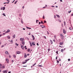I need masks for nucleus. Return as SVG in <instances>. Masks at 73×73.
<instances>
[{
  "instance_id": "0e129e2a",
  "label": "nucleus",
  "mask_w": 73,
  "mask_h": 73,
  "mask_svg": "<svg viewBox=\"0 0 73 73\" xmlns=\"http://www.w3.org/2000/svg\"><path fill=\"white\" fill-rule=\"evenodd\" d=\"M29 54H27V56H29Z\"/></svg>"
},
{
  "instance_id": "a878e982",
  "label": "nucleus",
  "mask_w": 73,
  "mask_h": 73,
  "mask_svg": "<svg viewBox=\"0 0 73 73\" xmlns=\"http://www.w3.org/2000/svg\"><path fill=\"white\" fill-rule=\"evenodd\" d=\"M17 1H16L15 2V4H16Z\"/></svg>"
},
{
  "instance_id": "ddd939ff",
  "label": "nucleus",
  "mask_w": 73,
  "mask_h": 73,
  "mask_svg": "<svg viewBox=\"0 0 73 73\" xmlns=\"http://www.w3.org/2000/svg\"><path fill=\"white\" fill-rule=\"evenodd\" d=\"M41 27H42V28H45V26H44V25H42Z\"/></svg>"
},
{
  "instance_id": "473e14b6",
  "label": "nucleus",
  "mask_w": 73,
  "mask_h": 73,
  "mask_svg": "<svg viewBox=\"0 0 73 73\" xmlns=\"http://www.w3.org/2000/svg\"><path fill=\"white\" fill-rule=\"evenodd\" d=\"M1 66H2V65H0V69H1Z\"/></svg>"
},
{
  "instance_id": "3c124183",
  "label": "nucleus",
  "mask_w": 73,
  "mask_h": 73,
  "mask_svg": "<svg viewBox=\"0 0 73 73\" xmlns=\"http://www.w3.org/2000/svg\"><path fill=\"white\" fill-rule=\"evenodd\" d=\"M26 28H27V29H29V27H26Z\"/></svg>"
},
{
  "instance_id": "69168bd1",
  "label": "nucleus",
  "mask_w": 73,
  "mask_h": 73,
  "mask_svg": "<svg viewBox=\"0 0 73 73\" xmlns=\"http://www.w3.org/2000/svg\"><path fill=\"white\" fill-rule=\"evenodd\" d=\"M52 7H54V6H52Z\"/></svg>"
},
{
  "instance_id": "6ab92c4d",
  "label": "nucleus",
  "mask_w": 73,
  "mask_h": 73,
  "mask_svg": "<svg viewBox=\"0 0 73 73\" xmlns=\"http://www.w3.org/2000/svg\"><path fill=\"white\" fill-rule=\"evenodd\" d=\"M2 68H3V69H4V68H5V66H3L1 68V69H2Z\"/></svg>"
},
{
  "instance_id": "20e7f679",
  "label": "nucleus",
  "mask_w": 73,
  "mask_h": 73,
  "mask_svg": "<svg viewBox=\"0 0 73 73\" xmlns=\"http://www.w3.org/2000/svg\"><path fill=\"white\" fill-rule=\"evenodd\" d=\"M17 54H20L21 52L20 51H17L16 52Z\"/></svg>"
},
{
  "instance_id": "4d7b16f0",
  "label": "nucleus",
  "mask_w": 73,
  "mask_h": 73,
  "mask_svg": "<svg viewBox=\"0 0 73 73\" xmlns=\"http://www.w3.org/2000/svg\"><path fill=\"white\" fill-rule=\"evenodd\" d=\"M14 62V61H13V60H12V61H11V62Z\"/></svg>"
},
{
  "instance_id": "f704fd0d",
  "label": "nucleus",
  "mask_w": 73,
  "mask_h": 73,
  "mask_svg": "<svg viewBox=\"0 0 73 73\" xmlns=\"http://www.w3.org/2000/svg\"><path fill=\"white\" fill-rule=\"evenodd\" d=\"M41 24H44V23H43L42 21H41Z\"/></svg>"
},
{
  "instance_id": "393cba45",
  "label": "nucleus",
  "mask_w": 73,
  "mask_h": 73,
  "mask_svg": "<svg viewBox=\"0 0 73 73\" xmlns=\"http://www.w3.org/2000/svg\"><path fill=\"white\" fill-rule=\"evenodd\" d=\"M5 7H3V10H5Z\"/></svg>"
},
{
  "instance_id": "2f4dec72",
  "label": "nucleus",
  "mask_w": 73,
  "mask_h": 73,
  "mask_svg": "<svg viewBox=\"0 0 73 73\" xmlns=\"http://www.w3.org/2000/svg\"><path fill=\"white\" fill-rule=\"evenodd\" d=\"M48 52H49V51L50 50V48H48Z\"/></svg>"
},
{
  "instance_id": "c85d7f7f",
  "label": "nucleus",
  "mask_w": 73,
  "mask_h": 73,
  "mask_svg": "<svg viewBox=\"0 0 73 73\" xmlns=\"http://www.w3.org/2000/svg\"><path fill=\"white\" fill-rule=\"evenodd\" d=\"M15 44H16V45H17V46H18L19 45V44H17V43H15Z\"/></svg>"
},
{
  "instance_id": "f8f14e48",
  "label": "nucleus",
  "mask_w": 73,
  "mask_h": 73,
  "mask_svg": "<svg viewBox=\"0 0 73 73\" xmlns=\"http://www.w3.org/2000/svg\"><path fill=\"white\" fill-rule=\"evenodd\" d=\"M21 48L22 49L24 50V46L22 45L21 46Z\"/></svg>"
},
{
  "instance_id": "aec40b11",
  "label": "nucleus",
  "mask_w": 73,
  "mask_h": 73,
  "mask_svg": "<svg viewBox=\"0 0 73 73\" xmlns=\"http://www.w3.org/2000/svg\"><path fill=\"white\" fill-rule=\"evenodd\" d=\"M60 36H61V37H62L64 36L63 35H62L61 34H60Z\"/></svg>"
},
{
  "instance_id": "a18cd8bd",
  "label": "nucleus",
  "mask_w": 73,
  "mask_h": 73,
  "mask_svg": "<svg viewBox=\"0 0 73 73\" xmlns=\"http://www.w3.org/2000/svg\"><path fill=\"white\" fill-rule=\"evenodd\" d=\"M44 38H45V39H46V37L44 36Z\"/></svg>"
},
{
  "instance_id": "09e8293b",
  "label": "nucleus",
  "mask_w": 73,
  "mask_h": 73,
  "mask_svg": "<svg viewBox=\"0 0 73 73\" xmlns=\"http://www.w3.org/2000/svg\"><path fill=\"white\" fill-rule=\"evenodd\" d=\"M4 45H2L1 46L2 48H3V47H4Z\"/></svg>"
},
{
  "instance_id": "0eeeda50",
  "label": "nucleus",
  "mask_w": 73,
  "mask_h": 73,
  "mask_svg": "<svg viewBox=\"0 0 73 73\" xmlns=\"http://www.w3.org/2000/svg\"><path fill=\"white\" fill-rule=\"evenodd\" d=\"M32 37L33 38V40H35V37L34 36H33V35H32Z\"/></svg>"
},
{
  "instance_id": "4468645a",
  "label": "nucleus",
  "mask_w": 73,
  "mask_h": 73,
  "mask_svg": "<svg viewBox=\"0 0 73 73\" xmlns=\"http://www.w3.org/2000/svg\"><path fill=\"white\" fill-rule=\"evenodd\" d=\"M22 44L23 45H24V44H25V42H22Z\"/></svg>"
},
{
  "instance_id": "39448f33",
  "label": "nucleus",
  "mask_w": 73,
  "mask_h": 73,
  "mask_svg": "<svg viewBox=\"0 0 73 73\" xmlns=\"http://www.w3.org/2000/svg\"><path fill=\"white\" fill-rule=\"evenodd\" d=\"M63 33H64V34H65V33H66V31H65V30L64 29H63Z\"/></svg>"
},
{
  "instance_id": "052dcab7",
  "label": "nucleus",
  "mask_w": 73,
  "mask_h": 73,
  "mask_svg": "<svg viewBox=\"0 0 73 73\" xmlns=\"http://www.w3.org/2000/svg\"><path fill=\"white\" fill-rule=\"evenodd\" d=\"M2 36V35H0V37H1Z\"/></svg>"
},
{
  "instance_id": "e2e57ef3",
  "label": "nucleus",
  "mask_w": 73,
  "mask_h": 73,
  "mask_svg": "<svg viewBox=\"0 0 73 73\" xmlns=\"http://www.w3.org/2000/svg\"><path fill=\"white\" fill-rule=\"evenodd\" d=\"M54 17L55 18H56V15H54Z\"/></svg>"
},
{
  "instance_id": "a211bd4d",
  "label": "nucleus",
  "mask_w": 73,
  "mask_h": 73,
  "mask_svg": "<svg viewBox=\"0 0 73 73\" xmlns=\"http://www.w3.org/2000/svg\"><path fill=\"white\" fill-rule=\"evenodd\" d=\"M61 39H62V40H64V37L63 36H62V37H61Z\"/></svg>"
},
{
  "instance_id": "7c9ffc66",
  "label": "nucleus",
  "mask_w": 73,
  "mask_h": 73,
  "mask_svg": "<svg viewBox=\"0 0 73 73\" xmlns=\"http://www.w3.org/2000/svg\"><path fill=\"white\" fill-rule=\"evenodd\" d=\"M36 64V63H35L33 65V66H35Z\"/></svg>"
},
{
  "instance_id": "c756f323",
  "label": "nucleus",
  "mask_w": 73,
  "mask_h": 73,
  "mask_svg": "<svg viewBox=\"0 0 73 73\" xmlns=\"http://www.w3.org/2000/svg\"><path fill=\"white\" fill-rule=\"evenodd\" d=\"M24 40V38H23L22 39V41H23Z\"/></svg>"
},
{
  "instance_id": "774afa93",
  "label": "nucleus",
  "mask_w": 73,
  "mask_h": 73,
  "mask_svg": "<svg viewBox=\"0 0 73 73\" xmlns=\"http://www.w3.org/2000/svg\"><path fill=\"white\" fill-rule=\"evenodd\" d=\"M8 73H11V72H8Z\"/></svg>"
},
{
  "instance_id": "7ed1b4c3",
  "label": "nucleus",
  "mask_w": 73,
  "mask_h": 73,
  "mask_svg": "<svg viewBox=\"0 0 73 73\" xmlns=\"http://www.w3.org/2000/svg\"><path fill=\"white\" fill-rule=\"evenodd\" d=\"M7 70H3L2 71L3 73H7Z\"/></svg>"
},
{
  "instance_id": "79ce46f5",
  "label": "nucleus",
  "mask_w": 73,
  "mask_h": 73,
  "mask_svg": "<svg viewBox=\"0 0 73 73\" xmlns=\"http://www.w3.org/2000/svg\"><path fill=\"white\" fill-rule=\"evenodd\" d=\"M70 12H71V11H68V13H70Z\"/></svg>"
},
{
  "instance_id": "6e6552de",
  "label": "nucleus",
  "mask_w": 73,
  "mask_h": 73,
  "mask_svg": "<svg viewBox=\"0 0 73 73\" xmlns=\"http://www.w3.org/2000/svg\"><path fill=\"white\" fill-rule=\"evenodd\" d=\"M24 54H25V56H24L25 58H26V57H27V55L26 53H25Z\"/></svg>"
},
{
  "instance_id": "72a5a7b5",
  "label": "nucleus",
  "mask_w": 73,
  "mask_h": 73,
  "mask_svg": "<svg viewBox=\"0 0 73 73\" xmlns=\"http://www.w3.org/2000/svg\"><path fill=\"white\" fill-rule=\"evenodd\" d=\"M46 23V21H44V23Z\"/></svg>"
},
{
  "instance_id": "680f3d73",
  "label": "nucleus",
  "mask_w": 73,
  "mask_h": 73,
  "mask_svg": "<svg viewBox=\"0 0 73 73\" xmlns=\"http://www.w3.org/2000/svg\"><path fill=\"white\" fill-rule=\"evenodd\" d=\"M53 41L55 42V40L54 39Z\"/></svg>"
},
{
  "instance_id": "1a4fd4ad",
  "label": "nucleus",
  "mask_w": 73,
  "mask_h": 73,
  "mask_svg": "<svg viewBox=\"0 0 73 73\" xmlns=\"http://www.w3.org/2000/svg\"><path fill=\"white\" fill-rule=\"evenodd\" d=\"M5 54H9L8 53V52L7 51L5 52Z\"/></svg>"
},
{
  "instance_id": "a19ab883",
  "label": "nucleus",
  "mask_w": 73,
  "mask_h": 73,
  "mask_svg": "<svg viewBox=\"0 0 73 73\" xmlns=\"http://www.w3.org/2000/svg\"><path fill=\"white\" fill-rule=\"evenodd\" d=\"M64 25H65V24L66 23H65V21H64Z\"/></svg>"
},
{
  "instance_id": "f03ea898",
  "label": "nucleus",
  "mask_w": 73,
  "mask_h": 73,
  "mask_svg": "<svg viewBox=\"0 0 73 73\" xmlns=\"http://www.w3.org/2000/svg\"><path fill=\"white\" fill-rule=\"evenodd\" d=\"M32 43H31V42H30V46H32L33 45V42H32Z\"/></svg>"
},
{
  "instance_id": "f3484780",
  "label": "nucleus",
  "mask_w": 73,
  "mask_h": 73,
  "mask_svg": "<svg viewBox=\"0 0 73 73\" xmlns=\"http://www.w3.org/2000/svg\"><path fill=\"white\" fill-rule=\"evenodd\" d=\"M50 42H51V43L52 44H53V41H52V40H50Z\"/></svg>"
},
{
  "instance_id": "c9c22d12",
  "label": "nucleus",
  "mask_w": 73,
  "mask_h": 73,
  "mask_svg": "<svg viewBox=\"0 0 73 73\" xmlns=\"http://www.w3.org/2000/svg\"><path fill=\"white\" fill-rule=\"evenodd\" d=\"M26 66H23V67H26Z\"/></svg>"
},
{
  "instance_id": "58836bf2",
  "label": "nucleus",
  "mask_w": 73,
  "mask_h": 73,
  "mask_svg": "<svg viewBox=\"0 0 73 73\" xmlns=\"http://www.w3.org/2000/svg\"><path fill=\"white\" fill-rule=\"evenodd\" d=\"M1 10H3V7H1Z\"/></svg>"
},
{
  "instance_id": "423d86ee",
  "label": "nucleus",
  "mask_w": 73,
  "mask_h": 73,
  "mask_svg": "<svg viewBox=\"0 0 73 73\" xmlns=\"http://www.w3.org/2000/svg\"><path fill=\"white\" fill-rule=\"evenodd\" d=\"M6 61H7V63H9V60H8V58H7L6 59Z\"/></svg>"
},
{
  "instance_id": "37998d69",
  "label": "nucleus",
  "mask_w": 73,
  "mask_h": 73,
  "mask_svg": "<svg viewBox=\"0 0 73 73\" xmlns=\"http://www.w3.org/2000/svg\"><path fill=\"white\" fill-rule=\"evenodd\" d=\"M34 42H34L33 43V45L34 46V45H35V44Z\"/></svg>"
},
{
  "instance_id": "dca6fc26",
  "label": "nucleus",
  "mask_w": 73,
  "mask_h": 73,
  "mask_svg": "<svg viewBox=\"0 0 73 73\" xmlns=\"http://www.w3.org/2000/svg\"><path fill=\"white\" fill-rule=\"evenodd\" d=\"M13 38H15V37H16V36H15V35H14L13 36Z\"/></svg>"
},
{
  "instance_id": "4be33fe9",
  "label": "nucleus",
  "mask_w": 73,
  "mask_h": 73,
  "mask_svg": "<svg viewBox=\"0 0 73 73\" xmlns=\"http://www.w3.org/2000/svg\"><path fill=\"white\" fill-rule=\"evenodd\" d=\"M56 16H57V17H58V18H59L60 16H59V15H56Z\"/></svg>"
},
{
  "instance_id": "412c9836",
  "label": "nucleus",
  "mask_w": 73,
  "mask_h": 73,
  "mask_svg": "<svg viewBox=\"0 0 73 73\" xmlns=\"http://www.w3.org/2000/svg\"><path fill=\"white\" fill-rule=\"evenodd\" d=\"M61 52H64V50H63V49H61Z\"/></svg>"
},
{
  "instance_id": "5701e85b",
  "label": "nucleus",
  "mask_w": 73,
  "mask_h": 73,
  "mask_svg": "<svg viewBox=\"0 0 73 73\" xmlns=\"http://www.w3.org/2000/svg\"><path fill=\"white\" fill-rule=\"evenodd\" d=\"M30 50H30V49L29 48L28 49V52H30Z\"/></svg>"
},
{
  "instance_id": "4c0bfd02",
  "label": "nucleus",
  "mask_w": 73,
  "mask_h": 73,
  "mask_svg": "<svg viewBox=\"0 0 73 73\" xmlns=\"http://www.w3.org/2000/svg\"><path fill=\"white\" fill-rule=\"evenodd\" d=\"M69 29H70V30H72V28H71V27H70V28H69Z\"/></svg>"
},
{
  "instance_id": "2eb2a0df",
  "label": "nucleus",
  "mask_w": 73,
  "mask_h": 73,
  "mask_svg": "<svg viewBox=\"0 0 73 73\" xmlns=\"http://www.w3.org/2000/svg\"><path fill=\"white\" fill-rule=\"evenodd\" d=\"M7 37H8V39H10V36H7Z\"/></svg>"
},
{
  "instance_id": "ea45409f",
  "label": "nucleus",
  "mask_w": 73,
  "mask_h": 73,
  "mask_svg": "<svg viewBox=\"0 0 73 73\" xmlns=\"http://www.w3.org/2000/svg\"><path fill=\"white\" fill-rule=\"evenodd\" d=\"M21 22L22 24H23V21H22V20H21Z\"/></svg>"
},
{
  "instance_id": "6e6d98bb",
  "label": "nucleus",
  "mask_w": 73,
  "mask_h": 73,
  "mask_svg": "<svg viewBox=\"0 0 73 73\" xmlns=\"http://www.w3.org/2000/svg\"><path fill=\"white\" fill-rule=\"evenodd\" d=\"M68 61H70V59H68Z\"/></svg>"
},
{
  "instance_id": "603ef678",
  "label": "nucleus",
  "mask_w": 73,
  "mask_h": 73,
  "mask_svg": "<svg viewBox=\"0 0 73 73\" xmlns=\"http://www.w3.org/2000/svg\"><path fill=\"white\" fill-rule=\"evenodd\" d=\"M43 19H45V17L44 16V15L43 16Z\"/></svg>"
},
{
  "instance_id": "f257e3e1",
  "label": "nucleus",
  "mask_w": 73,
  "mask_h": 73,
  "mask_svg": "<svg viewBox=\"0 0 73 73\" xmlns=\"http://www.w3.org/2000/svg\"><path fill=\"white\" fill-rule=\"evenodd\" d=\"M28 61V59H27L26 60H25V62H23L22 63L23 64H26V63H27V61Z\"/></svg>"
},
{
  "instance_id": "864d4df0",
  "label": "nucleus",
  "mask_w": 73,
  "mask_h": 73,
  "mask_svg": "<svg viewBox=\"0 0 73 73\" xmlns=\"http://www.w3.org/2000/svg\"><path fill=\"white\" fill-rule=\"evenodd\" d=\"M56 53H57V54H58V51H56Z\"/></svg>"
},
{
  "instance_id": "bb28decb",
  "label": "nucleus",
  "mask_w": 73,
  "mask_h": 73,
  "mask_svg": "<svg viewBox=\"0 0 73 73\" xmlns=\"http://www.w3.org/2000/svg\"><path fill=\"white\" fill-rule=\"evenodd\" d=\"M13 57H14V58H16V55H13Z\"/></svg>"
},
{
  "instance_id": "bf43d9fd",
  "label": "nucleus",
  "mask_w": 73,
  "mask_h": 73,
  "mask_svg": "<svg viewBox=\"0 0 73 73\" xmlns=\"http://www.w3.org/2000/svg\"><path fill=\"white\" fill-rule=\"evenodd\" d=\"M7 1H8V2H9V0H7Z\"/></svg>"
},
{
  "instance_id": "de8ad7c7",
  "label": "nucleus",
  "mask_w": 73,
  "mask_h": 73,
  "mask_svg": "<svg viewBox=\"0 0 73 73\" xmlns=\"http://www.w3.org/2000/svg\"><path fill=\"white\" fill-rule=\"evenodd\" d=\"M20 40H21V41H22V38H20Z\"/></svg>"
},
{
  "instance_id": "49530a36",
  "label": "nucleus",
  "mask_w": 73,
  "mask_h": 73,
  "mask_svg": "<svg viewBox=\"0 0 73 73\" xmlns=\"http://www.w3.org/2000/svg\"><path fill=\"white\" fill-rule=\"evenodd\" d=\"M9 57L10 58H11V55H9Z\"/></svg>"
},
{
  "instance_id": "13d9d810",
  "label": "nucleus",
  "mask_w": 73,
  "mask_h": 73,
  "mask_svg": "<svg viewBox=\"0 0 73 73\" xmlns=\"http://www.w3.org/2000/svg\"><path fill=\"white\" fill-rule=\"evenodd\" d=\"M60 1L61 2H62V0H60Z\"/></svg>"
},
{
  "instance_id": "9d476101",
  "label": "nucleus",
  "mask_w": 73,
  "mask_h": 73,
  "mask_svg": "<svg viewBox=\"0 0 73 73\" xmlns=\"http://www.w3.org/2000/svg\"><path fill=\"white\" fill-rule=\"evenodd\" d=\"M63 42H60V43L59 44L60 45H62V44H63Z\"/></svg>"
},
{
  "instance_id": "c03bdc74",
  "label": "nucleus",
  "mask_w": 73,
  "mask_h": 73,
  "mask_svg": "<svg viewBox=\"0 0 73 73\" xmlns=\"http://www.w3.org/2000/svg\"><path fill=\"white\" fill-rule=\"evenodd\" d=\"M11 42H13V40H11Z\"/></svg>"
},
{
  "instance_id": "338daca9",
  "label": "nucleus",
  "mask_w": 73,
  "mask_h": 73,
  "mask_svg": "<svg viewBox=\"0 0 73 73\" xmlns=\"http://www.w3.org/2000/svg\"><path fill=\"white\" fill-rule=\"evenodd\" d=\"M71 16H73V13H72V15H71Z\"/></svg>"
},
{
  "instance_id": "e433bc0d",
  "label": "nucleus",
  "mask_w": 73,
  "mask_h": 73,
  "mask_svg": "<svg viewBox=\"0 0 73 73\" xmlns=\"http://www.w3.org/2000/svg\"><path fill=\"white\" fill-rule=\"evenodd\" d=\"M3 16H5V14L4 13L3 14Z\"/></svg>"
},
{
  "instance_id": "9b49d317",
  "label": "nucleus",
  "mask_w": 73,
  "mask_h": 73,
  "mask_svg": "<svg viewBox=\"0 0 73 73\" xmlns=\"http://www.w3.org/2000/svg\"><path fill=\"white\" fill-rule=\"evenodd\" d=\"M10 32V30L9 29L8 30L7 32H5V33H8Z\"/></svg>"
},
{
  "instance_id": "cd10ccee",
  "label": "nucleus",
  "mask_w": 73,
  "mask_h": 73,
  "mask_svg": "<svg viewBox=\"0 0 73 73\" xmlns=\"http://www.w3.org/2000/svg\"><path fill=\"white\" fill-rule=\"evenodd\" d=\"M38 66H40V67H42V66L41 65H39Z\"/></svg>"
},
{
  "instance_id": "5fc2aeb1",
  "label": "nucleus",
  "mask_w": 73,
  "mask_h": 73,
  "mask_svg": "<svg viewBox=\"0 0 73 73\" xmlns=\"http://www.w3.org/2000/svg\"><path fill=\"white\" fill-rule=\"evenodd\" d=\"M59 61L57 60V63H59Z\"/></svg>"
},
{
  "instance_id": "8fccbe9b",
  "label": "nucleus",
  "mask_w": 73,
  "mask_h": 73,
  "mask_svg": "<svg viewBox=\"0 0 73 73\" xmlns=\"http://www.w3.org/2000/svg\"><path fill=\"white\" fill-rule=\"evenodd\" d=\"M37 45H38V46L39 45L38 44V43H37Z\"/></svg>"
},
{
  "instance_id": "b1692460",
  "label": "nucleus",
  "mask_w": 73,
  "mask_h": 73,
  "mask_svg": "<svg viewBox=\"0 0 73 73\" xmlns=\"http://www.w3.org/2000/svg\"><path fill=\"white\" fill-rule=\"evenodd\" d=\"M24 48H25V49H27V46H25Z\"/></svg>"
}]
</instances>
